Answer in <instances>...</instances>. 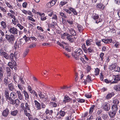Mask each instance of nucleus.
Returning a JSON list of instances; mask_svg holds the SVG:
<instances>
[{
    "label": "nucleus",
    "mask_w": 120,
    "mask_h": 120,
    "mask_svg": "<svg viewBox=\"0 0 120 120\" xmlns=\"http://www.w3.org/2000/svg\"><path fill=\"white\" fill-rule=\"evenodd\" d=\"M83 52L81 49L78 48L76 49L74 52L72 53V56L76 60H78L80 58L79 56L82 54Z\"/></svg>",
    "instance_id": "obj_1"
},
{
    "label": "nucleus",
    "mask_w": 120,
    "mask_h": 120,
    "mask_svg": "<svg viewBox=\"0 0 120 120\" xmlns=\"http://www.w3.org/2000/svg\"><path fill=\"white\" fill-rule=\"evenodd\" d=\"M101 41H102V42L105 43L109 44L111 43L112 42V39H101V41L96 39L95 40L96 44L98 47L101 46Z\"/></svg>",
    "instance_id": "obj_2"
},
{
    "label": "nucleus",
    "mask_w": 120,
    "mask_h": 120,
    "mask_svg": "<svg viewBox=\"0 0 120 120\" xmlns=\"http://www.w3.org/2000/svg\"><path fill=\"white\" fill-rule=\"evenodd\" d=\"M8 28L10 33L14 35L17 34L18 30L16 28L10 26H8Z\"/></svg>",
    "instance_id": "obj_3"
},
{
    "label": "nucleus",
    "mask_w": 120,
    "mask_h": 120,
    "mask_svg": "<svg viewBox=\"0 0 120 120\" xmlns=\"http://www.w3.org/2000/svg\"><path fill=\"white\" fill-rule=\"evenodd\" d=\"M5 38L10 43L13 44L14 41L15 40V36L13 35H5Z\"/></svg>",
    "instance_id": "obj_4"
},
{
    "label": "nucleus",
    "mask_w": 120,
    "mask_h": 120,
    "mask_svg": "<svg viewBox=\"0 0 120 120\" xmlns=\"http://www.w3.org/2000/svg\"><path fill=\"white\" fill-rule=\"evenodd\" d=\"M91 17L96 23H98L102 21V19L99 18V16L97 14H94L92 15Z\"/></svg>",
    "instance_id": "obj_5"
},
{
    "label": "nucleus",
    "mask_w": 120,
    "mask_h": 120,
    "mask_svg": "<svg viewBox=\"0 0 120 120\" xmlns=\"http://www.w3.org/2000/svg\"><path fill=\"white\" fill-rule=\"evenodd\" d=\"M0 54L1 56L5 58L6 59H9V56L8 53L2 49L0 50Z\"/></svg>",
    "instance_id": "obj_6"
},
{
    "label": "nucleus",
    "mask_w": 120,
    "mask_h": 120,
    "mask_svg": "<svg viewBox=\"0 0 120 120\" xmlns=\"http://www.w3.org/2000/svg\"><path fill=\"white\" fill-rule=\"evenodd\" d=\"M74 36L68 34V36L66 37V38L68 41L72 43L74 42V39L76 38Z\"/></svg>",
    "instance_id": "obj_7"
},
{
    "label": "nucleus",
    "mask_w": 120,
    "mask_h": 120,
    "mask_svg": "<svg viewBox=\"0 0 120 120\" xmlns=\"http://www.w3.org/2000/svg\"><path fill=\"white\" fill-rule=\"evenodd\" d=\"M102 106L103 109L106 111H109L110 109V105L107 103L105 102L102 105Z\"/></svg>",
    "instance_id": "obj_8"
},
{
    "label": "nucleus",
    "mask_w": 120,
    "mask_h": 120,
    "mask_svg": "<svg viewBox=\"0 0 120 120\" xmlns=\"http://www.w3.org/2000/svg\"><path fill=\"white\" fill-rule=\"evenodd\" d=\"M35 107L37 110H40L41 109V104L36 100L34 101Z\"/></svg>",
    "instance_id": "obj_9"
},
{
    "label": "nucleus",
    "mask_w": 120,
    "mask_h": 120,
    "mask_svg": "<svg viewBox=\"0 0 120 120\" xmlns=\"http://www.w3.org/2000/svg\"><path fill=\"white\" fill-rule=\"evenodd\" d=\"M4 85L7 86L11 82V81L8 77H6L4 79Z\"/></svg>",
    "instance_id": "obj_10"
},
{
    "label": "nucleus",
    "mask_w": 120,
    "mask_h": 120,
    "mask_svg": "<svg viewBox=\"0 0 120 120\" xmlns=\"http://www.w3.org/2000/svg\"><path fill=\"white\" fill-rule=\"evenodd\" d=\"M114 81L112 82L111 83H116L118 82V81L120 80V76L119 75H116L115 77L113 79Z\"/></svg>",
    "instance_id": "obj_11"
},
{
    "label": "nucleus",
    "mask_w": 120,
    "mask_h": 120,
    "mask_svg": "<svg viewBox=\"0 0 120 120\" xmlns=\"http://www.w3.org/2000/svg\"><path fill=\"white\" fill-rule=\"evenodd\" d=\"M12 61V63L9 62L8 63V65L11 69H13L17 65L15 61Z\"/></svg>",
    "instance_id": "obj_12"
},
{
    "label": "nucleus",
    "mask_w": 120,
    "mask_h": 120,
    "mask_svg": "<svg viewBox=\"0 0 120 120\" xmlns=\"http://www.w3.org/2000/svg\"><path fill=\"white\" fill-rule=\"evenodd\" d=\"M16 93L19 99L20 100H22L23 98V96L22 95L21 92L17 90Z\"/></svg>",
    "instance_id": "obj_13"
},
{
    "label": "nucleus",
    "mask_w": 120,
    "mask_h": 120,
    "mask_svg": "<svg viewBox=\"0 0 120 120\" xmlns=\"http://www.w3.org/2000/svg\"><path fill=\"white\" fill-rule=\"evenodd\" d=\"M68 30L69 33L71 34V35L75 36L76 35V33L73 28H70L68 29Z\"/></svg>",
    "instance_id": "obj_14"
},
{
    "label": "nucleus",
    "mask_w": 120,
    "mask_h": 120,
    "mask_svg": "<svg viewBox=\"0 0 120 120\" xmlns=\"http://www.w3.org/2000/svg\"><path fill=\"white\" fill-rule=\"evenodd\" d=\"M116 111L112 110V111H110L108 112L111 118H113L114 117L116 114Z\"/></svg>",
    "instance_id": "obj_15"
},
{
    "label": "nucleus",
    "mask_w": 120,
    "mask_h": 120,
    "mask_svg": "<svg viewBox=\"0 0 120 120\" xmlns=\"http://www.w3.org/2000/svg\"><path fill=\"white\" fill-rule=\"evenodd\" d=\"M71 100V98H70L68 96L66 95L64 96L63 100V102L64 103H66L67 102H69Z\"/></svg>",
    "instance_id": "obj_16"
},
{
    "label": "nucleus",
    "mask_w": 120,
    "mask_h": 120,
    "mask_svg": "<svg viewBox=\"0 0 120 120\" xmlns=\"http://www.w3.org/2000/svg\"><path fill=\"white\" fill-rule=\"evenodd\" d=\"M92 81V80L91 79V77L89 75H88L86 78V80L84 79L83 82L85 85H86L87 82H88L90 83Z\"/></svg>",
    "instance_id": "obj_17"
},
{
    "label": "nucleus",
    "mask_w": 120,
    "mask_h": 120,
    "mask_svg": "<svg viewBox=\"0 0 120 120\" xmlns=\"http://www.w3.org/2000/svg\"><path fill=\"white\" fill-rule=\"evenodd\" d=\"M8 89L11 91H12L15 89V86L13 83H10L8 85Z\"/></svg>",
    "instance_id": "obj_18"
},
{
    "label": "nucleus",
    "mask_w": 120,
    "mask_h": 120,
    "mask_svg": "<svg viewBox=\"0 0 120 120\" xmlns=\"http://www.w3.org/2000/svg\"><path fill=\"white\" fill-rule=\"evenodd\" d=\"M9 112V110L8 109H6L3 111L2 114L4 116L6 117L8 115Z\"/></svg>",
    "instance_id": "obj_19"
},
{
    "label": "nucleus",
    "mask_w": 120,
    "mask_h": 120,
    "mask_svg": "<svg viewBox=\"0 0 120 120\" xmlns=\"http://www.w3.org/2000/svg\"><path fill=\"white\" fill-rule=\"evenodd\" d=\"M4 96L5 98L7 100L10 99L9 97V91L7 89L5 90L4 93Z\"/></svg>",
    "instance_id": "obj_20"
},
{
    "label": "nucleus",
    "mask_w": 120,
    "mask_h": 120,
    "mask_svg": "<svg viewBox=\"0 0 120 120\" xmlns=\"http://www.w3.org/2000/svg\"><path fill=\"white\" fill-rule=\"evenodd\" d=\"M14 92H12L11 93L10 95V99H15L17 97V95Z\"/></svg>",
    "instance_id": "obj_21"
},
{
    "label": "nucleus",
    "mask_w": 120,
    "mask_h": 120,
    "mask_svg": "<svg viewBox=\"0 0 120 120\" xmlns=\"http://www.w3.org/2000/svg\"><path fill=\"white\" fill-rule=\"evenodd\" d=\"M3 66L0 65V79L1 80L4 73Z\"/></svg>",
    "instance_id": "obj_22"
},
{
    "label": "nucleus",
    "mask_w": 120,
    "mask_h": 120,
    "mask_svg": "<svg viewBox=\"0 0 120 120\" xmlns=\"http://www.w3.org/2000/svg\"><path fill=\"white\" fill-rule=\"evenodd\" d=\"M23 38L25 40V42L26 43H29L31 41L30 38L27 37L26 35H24Z\"/></svg>",
    "instance_id": "obj_23"
},
{
    "label": "nucleus",
    "mask_w": 120,
    "mask_h": 120,
    "mask_svg": "<svg viewBox=\"0 0 120 120\" xmlns=\"http://www.w3.org/2000/svg\"><path fill=\"white\" fill-rule=\"evenodd\" d=\"M96 7L98 8L103 9L105 7V6L103 4L99 3L97 5Z\"/></svg>",
    "instance_id": "obj_24"
},
{
    "label": "nucleus",
    "mask_w": 120,
    "mask_h": 120,
    "mask_svg": "<svg viewBox=\"0 0 120 120\" xmlns=\"http://www.w3.org/2000/svg\"><path fill=\"white\" fill-rule=\"evenodd\" d=\"M23 93L25 96V100H28L29 98V96L28 93L24 90L23 91Z\"/></svg>",
    "instance_id": "obj_25"
},
{
    "label": "nucleus",
    "mask_w": 120,
    "mask_h": 120,
    "mask_svg": "<svg viewBox=\"0 0 120 120\" xmlns=\"http://www.w3.org/2000/svg\"><path fill=\"white\" fill-rule=\"evenodd\" d=\"M93 43V40L92 39H87L86 42V45L88 46L91 45Z\"/></svg>",
    "instance_id": "obj_26"
},
{
    "label": "nucleus",
    "mask_w": 120,
    "mask_h": 120,
    "mask_svg": "<svg viewBox=\"0 0 120 120\" xmlns=\"http://www.w3.org/2000/svg\"><path fill=\"white\" fill-rule=\"evenodd\" d=\"M13 79L15 82L17 83V81L18 80L19 77V76L16 74H15L13 76Z\"/></svg>",
    "instance_id": "obj_27"
},
{
    "label": "nucleus",
    "mask_w": 120,
    "mask_h": 120,
    "mask_svg": "<svg viewBox=\"0 0 120 120\" xmlns=\"http://www.w3.org/2000/svg\"><path fill=\"white\" fill-rule=\"evenodd\" d=\"M77 27L78 31L80 32L81 33L82 31L84 30L83 26H82L78 24L77 25Z\"/></svg>",
    "instance_id": "obj_28"
},
{
    "label": "nucleus",
    "mask_w": 120,
    "mask_h": 120,
    "mask_svg": "<svg viewBox=\"0 0 120 120\" xmlns=\"http://www.w3.org/2000/svg\"><path fill=\"white\" fill-rule=\"evenodd\" d=\"M45 112L46 115H49L50 114L51 115L53 113V112L52 110H49L48 109H47Z\"/></svg>",
    "instance_id": "obj_29"
},
{
    "label": "nucleus",
    "mask_w": 120,
    "mask_h": 120,
    "mask_svg": "<svg viewBox=\"0 0 120 120\" xmlns=\"http://www.w3.org/2000/svg\"><path fill=\"white\" fill-rule=\"evenodd\" d=\"M95 107V105H91L89 109V113L90 114H91L92 113Z\"/></svg>",
    "instance_id": "obj_30"
},
{
    "label": "nucleus",
    "mask_w": 120,
    "mask_h": 120,
    "mask_svg": "<svg viewBox=\"0 0 120 120\" xmlns=\"http://www.w3.org/2000/svg\"><path fill=\"white\" fill-rule=\"evenodd\" d=\"M9 59H10L11 61H14L15 59V57L14 54L12 53H11L10 55Z\"/></svg>",
    "instance_id": "obj_31"
},
{
    "label": "nucleus",
    "mask_w": 120,
    "mask_h": 120,
    "mask_svg": "<svg viewBox=\"0 0 120 120\" xmlns=\"http://www.w3.org/2000/svg\"><path fill=\"white\" fill-rule=\"evenodd\" d=\"M23 77V76H20L19 78V80H20L21 83L22 84H24L25 83L24 81L25 79Z\"/></svg>",
    "instance_id": "obj_32"
},
{
    "label": "nucleus",
    "mask_w": 120,
    "mask_h": 120,
    "mask_svg": "<svg viewBox=\"0 0 120 120\" xmlns=\"http://www.w3.org/2000/svg\"><path fill=\"white\" fill-rule=\"evenodd\" d=\"M114 89L115 90L120 91V84L115 86Z\"/></svg>",
    "instance_id": "obj_33"
},
{
    "label": "nucleus",
    "mask_w": 120,
    "mask_h": 120,
    "mask_svg": "<svg viewBox=\"0 0 120 120\" xmlns=\"http://www.w3.org/2000/svg\"><path fill=\"white\" fill-rule=\"evenodd\" d=\"M112 110H113L115 111H116V112H117L118 109V108L117 105H113L112 106Z\"/></svg>",
    "instance_id": "obj_34"
},
{
    "label": "nucleus",
    "mask_w": 120,
    "mask_h": 120,
    "mask_svg": "<svg viewBox=\"0 0 120 120\" xmlns=\"http://www.w3.org/2000/svg\"><path fill=\"white\" fill-rule=\"evenodd\" d=\"M82 47V49H83L84 52L86 53H87V48L86 47V45L85 44L83 43V44Z\"/></svg>",
    "instance_id": "obj_35"
},
{
    "label": "nucleus",
    "mask_w": 120,
    "mask_h": 120,
    "mask_svg": "<svg viewBox=\"0 0 120 120\" xmlns=\"http://www.w3.org/2000/svg\"><path fill=\"white\" fill-rule=\"evenodd\" d=\"M6 69L8 76H10L11 75L10 69L8 67L6 68Z\"/></svg>",
    "instance_id": "obj_36"
},
{
    "label": "nucleus",
    "mask_w": 120,
    "mask_h": 120,
    "mask_svg": "<svg viewBox=\"0 0 120 120\" xmlns=\"http://www.w3.org/2000/svg\"><path fill=\"white\" fill-rule=\"evenodd\" d=\"M18 112V111L17 110H15L11 111V114L12 115L15 116L17 114Z\"/></svg>",
    "instance_id": "obj_37"
},
{
    "label": "nucleus",
    "mask_w": 120,
    "mask_h": 120,
    "mask_svg": "<svg viewBox=\"0 0 120 120\" xmlns=\"http://www.w3.org/2000/svg\"><path fill=\"white\" fill-rule=\"evenodd\" d=\"M38 95L39 98L41 99H44L45 98V96L42 94V93L40 91L39 92Z\"/></svg>",
    "instance_id": "obj_38"
},
{
    "label": "nucleus",
    "mask_w": 120,
    "mask_h": 120,
    "mask_svg": "<svg viewBox=\"0 0 120 120\" xmlns=\"http://www.w3.org/2000/svg\"><path fill=\"white\" fill-rule=\"evenodd\" d=\"M0 24L1 26L4 29H5L6 28L7 25L5 22H4V21H1L0 22Z\"/></svg>",
    "instance_id": "obj_39"
},
{
    "label": "nucleus",
    "mask_w": 120,
    "mask_h": 120,
    "mask_svg": "<svg viewBox=\"0 0 120 120\" xmlns=\"http://www.w3.org/2000/svg\"><path fill=\"white\" fill-rule=\"evenodd\" d=\"M87 52L86 53H88V52L90 53H92L94 51L93 48L92 47H90L87 49Z\"/></svg>",
    "instance_id": "obj_40"
},
{
    "label": "nucleus",
    "mask_w": 120,
    "mask_h": 120,
    "mask_svg": "<svg viewBox=\"0 0 120 120\" xmlns=\"http://www.w3.org/2000/svg\"><path fill=\"white\" fill-rule=\"evenodd\" d=\"M112 96V93H109L107 95L106 98L107 99H110Z\"/></svg>",
    "instance_id": "obj_41"
},
{
    "label": "nucleus",
    "mask_w": 120,
    "mask_h": 120,
    "mask_svg": "<svg viewBox=\"0 0 120 120\" xmlns=\"http://www.w3.org/2000/svg\"><path fill=\"white\" fill-rule=\"evenodd\" d=\"M69 10H70L71 11H72L73 12L74 15H77L75 9H73L72 8H69Z\"/></svg>",
    "instance_id": "obj_42"
},
{
    "label": "nucleus",
    "mask_w": 120,
    "mask_h": 120,
    "mask_svg": "<svg viewBox=\"0 0 120 120\" xmlns=\"http://www.w3.org/2000/svg\"><path fill=\"white\" fill-rule=\"evenodd\" d=\"M68 33H64L63 34L61 35V38L62 39H65L68 36Z\"/></svg>",
    "instance_id": "obj_43"
},
{
    "label": "nucleus",
    "mask_w": 120,
    "mask_h": 120,
    "mask_svg": "<svg viewBox=\"0 0 120 120\" xmlns=\"http://www.w3.org/2000/svg\"><path fill=\"white\" fill-rule=\"evenodd\" d=\"M117 64L116 63H114L112 64L110 67V69L111 70H114Z\"/></svg>",
    "instance_id": "obj_44"
},
{
    "label": "nucleus",
    "mask_w": 120,
    "mask_h": 120,
    "mask_svg": "<svg viewBox=\"0 0 120 120\" xmlns=\"http://www.w3.org/2000/svg\"><path fill=\"white\" fill-rule=\"evenodd\" d=\"M65 112L64 111L61 110L59 112L60 115L62 117L64 116L65 114Z\"/></svg>",
    "instance_id": "obj_45"
},
{
    "label": "nucleus",
    "mask_w": 120,
    "mask_h": 120,
    "mask_svg": "<svg viewBox=\"0 0 120 120\" xmlns=\"http://www.w3.org/2000/svg\"><path fill=\"white\" fill-rule=\"evenodd\" d=\"M104 53L103 52H101L100 53V54L99 55V56L101 58V60L103 61L104 58Z\"/></svg>",
    "instance_id": "obj_46"
},
{
    "label": "nucleus",
    "mask_w": 120,
    "mask_h": 120,
    "mask_svg": "<svg viewBox=\"0 0 120 120\" xmlns=\"http://www.w3.org/2000/svg\"><path fill=\"white\" fill-rule=\"evenodd\" d=\"M29 49H26L25 50V51L24 52L23 55V56L24 57H25L27 54L29 52Z\"/></svg>",
    "instance_id": "obj_47"
},
{
    "label": "nucleus",
    "mask_w": 120,
    "mask_h": 120,
    "mask_svg": "<svg viewBox=\"0 0 120 120\" xmlns=\"http://www.w3.org/2000/svg\"><path fill=\"white\" fill-rule=\"evenodd\" d=\"M14 99L10 98L8 100L9 101V102L11 104L14 105L15 104V101Z\"/></svg>",
    "instance_id": "obj_48"
},
{
    "label": "nucleus",
    "mask_w": 120,
    "mask_h": 120,
    "mask_svg": "<svg viewBox=\"0 0 120 120\" xmlns=\"http://www.w3.org/2000/svg\"><path fill=\"white\" fill-rule=\"evenodd\" d=\"M19 44H18L17 41H16L14 44V48L15 49H16L17 48H19Z\"/></svg>",
    "instance_id": "obj_49"
},
{
    "label": "nucleus",
    "mask_w": 120,
    "mask_h": 120,
    "mask_svg": "<svg viewBox=\"0 0 120 120\" xmlns=\"http://www.w3.org/2000/svg\"><path fill=\"white\" fill-rule=\"evenodd\" d=\"M5 4L7 5L8 7L10 9H12L13 8V6L11 5L8 2H6L5 3Z\"/></svg>",
    "instance_id": "obj_50"
},
{
    "label": "nucleus",
    "mask_w": 120,
    "mask_h": 120,
    "mask_svg": "<svg viewBox=\"0 0 120 120\" xmlns=\"http://www.w3.org/2000/svg\"><path fill=\"white\" fill-rule=\"evenodd\" d=\"M51 106L52 107H55L57 106V104L56 102H50Z\"/></svg>",
    "instance_id": "obj_51"
},
{
    "label": "nucleus",
    "mask_w": 120,
    "mask_h": 120,
    "mask_svg": "<svg viewBox=\"0 0 120 120\" xmlns=\"http://www.w3.org/2000/svg\"><path fill=\"white\" fill-rule=\"evenodd\" d=\"M99 69L98 68H96L95 69V75H97L99 74Z\"/></svg>",
    "instance_id": "obj_52"
},
{
    "label": "nucleus",
    "mask_w": 120,
    "mask_h": 120,
    "mask_svg": "<svg viewBox=\"0 0 120 120\" xmlns=\"http://www.w3.org/2000/svg\"><path fill=\"white\" fill-rule=\"evenodd\" d=\"M119 101L117 99L114 100L113 101V103L114 104L116 105H117V104H119Z\"/></svg>",
    "instance_id": "obj_53"
},
{
    "label": "nucleus",
    "mask_w": 120,
    "mask_h": 120,
    "mask_svg": "<svg viewBox=\"0 0 120 120\" xmlns=\"http://www.w3.org/2000/svg\"><path fill=\"white\" fill-rule=\"evenodd\" d=\"M52 6H53L50 2L47 3L46 5V7L47 8H50Z\"/></svg>",
    "instance_id": "obj_54"
},
{
    "label": "nucleus",
    "mask_w": 120,
    "mask_h": 120,
    "mask_svg": "<svg viewBox=\"0 0 120 120\" xmlns=\"http://www.w3.org/2000/svg\"><path fill=\"white\" fill-rule=\"evenodd\" d=\"M60 15L62 17L64 18H67V16L63 12H60Z\"/></svg>",
    "instance_id": "obj_55"
},
{
    "label": "nucleus",
    "mask_w": 120,
    "mask_h": 120,
    "mask_svg": "<svg viewBox=\"0 0 120 120\" xmlns=\"http://www.w3.org/2000/svg\"><path fill=\"white\" fill-rule=\"evenodd\" d=\"M19 41L20 45H23L24 44V40L23 38H21L20 39Z\"/></svg>",
    "instance_id": "obj_56"
},
{
    "label": "nucleus",
    "mask_w": 120,
    "mask_h": 120,
    "mask_svg": "<svg viewBox=\"0 0 120 120\" xmlns=\"http://www.w3.org/2000/svg\"><path fill=\"white\" fill-rule=\"evenodd\" d=\"M36 45V43H32L29 45L28 47L32 48L34 47Z\"/></svg>",
    "instance_id": "obj_57"
},
{
    "label": "nucleus",
    "mask_w": 120,
    "mask_h": 120,
    "mask_svg": "<svg viewBox=\"0 0 120 120\" xmlns=\"http://www.w3.org/2000/svg\"><path fill=\"white\" fill-rule=\"evenodd\" d=\"M67 3L68 2L66 1H61L60 2V5H61V6H62L64 5L67 4Z\"/></svg>",
    "instance_id": "obj_58"
},
{
    "label": "nucleus",
    "mask_w": 120,
    "mask_h": 120,
    "mask_svg": "<svg viewBox=\"0 0 120 120\" xmlns=\"http://www.w3.org/2000/svg\"><path fill=\"white\" fill-rule=\"evenodd\" d=\"M18 87L21 91H22L23 90V86L21 84H18Z\"/></svg>",
    "instance_id": "obj_59"
},
{
    "label": "nucleus",
    "mask_w": 120,
    "mask_h": 120,
    "mask_svg": "<svg viewBox=\"0 0 120 120\" xmlns=\"http://www.w3.org/2000/svg\"><path fill=\"white\" fill-rule=\"evenodd\" d=\"M52 19H54L55 20H57L58 19L57 16L56 14H53V16L52 17Z\"/></svg>",
    "instance_id": "obj_60"
},
{
    "label": "nucleus",
    "mask_w": 120,
    "mask_h": 120,
    "mask_svg": "<svg viewBox=\"0 0 120 120\" xmlns=\"http://www.w3.org/2000/svg\"><path fill=\"white\" fill-rule=\"evenodd\" d=\"M114 70V71H116L119 72L120 71V68L119 67L116 66Z\"/></svg>",
    "instance_id": "obj_61"
},
{
    "label": "nucleus",
    "mask_w": 120,
    "mask_h": 120,
    "mask_svg": "<svg viewBox=\"0 0 120 120\" xmlns=\"http://www.w3.org/2000/svg\"><path fill=\"white\" fill-rule=\"evenodd\" d=\"M108 117V115L107 114H102V117L104 120L106 119Z\"/></svg>",
    "instance_id": "obj_62"
},
{
    "label": "nucleus",
    "mask_w": 120,
    "mask_h": 120,
    "mask_svg": "<svg viewBox=\"0 0 120 120\" xmlns=\"http://www.w3.org/2000/svg\"><path fill=\"white\" fill-rule=\"evenodd\" d=\"M17 26L19 27L20 29L21 30H22L24 28V27L22 26L21 24H18L17 25Z\"/></svg>",
    "instance_id": "obj_63"
},
{
    "label": "nucleus",
    "mask_w": 120,
    "mask_h": 120,
    "mask_svg": "<svg viewBox=\"0 0 120 120\" xmlns=\"http://www.w3.org/2000/svg\"><path fill=\"white\" fill-rule=\"evenodd\" d=\"M77 101H78L80 102V103H83L85 101V100L84 99H78Z\"/></svg>",
    "instance_id": "obj_64"
}]
</instances>
